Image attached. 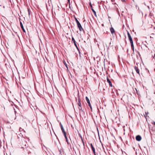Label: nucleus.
I'll use <instances>...</instances> for the list:
<instances>
[{"instance_id":"1","label":"nucleus","mask_w":155,"mask_h":155,"mask_svg":"<svg viewBox=\"0 0 155 155\" xmlns=\"http://www.w3.org/2000/svg\"><path fill=\"white\" fill-rule=\"evenodd\" d=\"M127 35L128 36L129 39L130 41V43L131 44V48L132 49L133 51H134V44H133V42L132 38L131 36V35H130V33L128 32V31H127Z\"/></svg>"},{"instance_id":"2","label":"nucleus","mask_w":155,"mask_h":155,"mask_svg":"<svg viewBox=\"0 0 155 155\" xmlns=\"http://www.w3.org/2000/svg\"><path fill=\"white\" fill-rule=\"evenodd\" d=\"M22 148H24L25 151L27 152L28 154H29V146L26 142L24 143V145Z\"/></svg>"},{"instance_id":"3","label":"nucleus","mask_w":155,"mask_h":155,"mask_svg":"<svg viewBox=\"0 0 155 155\" xmlns=\"http://www.w3.org/2000/svg\"><path fill=\"white\" fill-rule=\"evenodd\" d=\"M78 105L79 106L78 109L79 110L80 112H81V111L83 112V111L82 110L81 107V103L80 100L79 99H78Z\"/></svg>"},{"instance_id":"4","label":"nucleus","mask_w":155,"mask_h":155,"mask_svg":"<svg viewBox=\"0 0 155 155\" xmlns=\"http://www.w3.org/2000/svg\"><path fill=\"white\" fill-rule=\"evenodd\" d=\"M77 25L80 31H82L83 29L80 22L77 23Z\"/></svg>"},{"instance_id":"5","label":"nucleus","mask_w":155,"mask_h":155,"mask_svg":"<svg viewBox=\"0 0 155 155\" xmlns=\"http://www.w3.org/2000/svg\"><path fill=\"white\" fill-rule=\"evenodd\" d=\"M136 139L137 141H140L141 140V137L140 135H138L136 136Z\"/></svg>"},{"instance_id":"6","label":"nucleus","mask_w":155,"mask_h":155,"mask_svg":"<svg viewBox=\"0 0 155 155\" xmlns=\"http://www.w3.org/2000/svg\"><path fill=\"white\" fill-rule=\"evenodd\" d=\"M72 41L73 42L74 44L75 45V46L76 47V48L77 49H78V46L76 43V41H75L74 38L73 37H72Z\"/></svg>"},{"instance_id":"7","label":"nucleus","mask_w":155,"mask_h":155,"mask_svg":"<svg viewBox=\"0 0 155 155\" xmlns=\"http://www.w3.org/2000/svg\"><path fill=\"white\" fill-rule=\"evenodd\" d=\"M90 145L91 146L92 150L93 151L94 154H95V150L94 147H93L92 143H91Z\"/></svg>"},{"instance_id":"8","label":"nucleus","mask_w":155,"mask_h":155,"mask_svg":"<svg viewBox=\"0 0 155 155\" xmlns=\"http://www.w3.org/2000/svg\"><path fill=\"white\" fill-rule=\"evenodd\" d=\"M20 25L21 28H22V30H23V31L24 32H25V29L24 28L23 25H22V24L21 22V21H20Z\"/></svg>"},{"instance_id":"9","label":"nucleus","mask_w":155,"mask_h":155,"mask_svg":"<svg viewBox=\"0 0 155 155\" xmlns=\"http://www.w3.org/2000/svg\"><path fill=\"white\" fill-rule=\"evenodd\" d=\"M107 82L109 83V85L110 87L112 86V84L110 80L107 77Z\"/></svg>"},{"instance_id":"10","label":"nucleus","mask_w":155,"mask_h":155,"mask_svg":"<svg viewBox=\"0 0 155 155\" xmlns=\"http://www.w3.org/2000/svg\"><path fill=\"white\" fill-rule=\"evenodd\" d=\"M134 68H135V70L136 71V72L139 74H140L139 71V70L138 68L136 66H135L134 67Z\"/></svg>"},{"instance_id":"11","label":"nucleus","mask_w":155,"mask_h":155,"mask_svg":"<svg viewBox=\"0 0 155 155\" xmlns=\"http://www.w3.org/2000/svg\"><path fill=\"white\" fill-rule=\"evenodd\" d=\"M110 31L112 34H113L114 33V30L113 27H111L110 28Z\"/></svg>"},{"instance_id":"12","label":"nucleus","mask_w":155,"mask_h":155,"mask_svg":"<svg viewBox=\"0 0 155 155\" xmlns=\"http://www.w3.org/2000/svg\"><path fill=\"white\" fill-rule=\"evenodd\" d=\"M61 130L63 133H64V132H65L63 128V127L62 125L61 124Z\"/></svg>"},{"instance_id":"13","label":"nucleus","mask_w":155,"mask_h":155,"mask_svg":"<svg viewBox=\"0 0 155 155\" xmlns=\"http://www.w3.org/2000/svg\"><path fill=\"white\" fill-rule=\"evenodd\" d=\"M86 99L87 101L88 104L90 103V100H89L88 98V97H86Z\"/></svg>"},{"instance_id":"14","label":"nucleus","mask_w":155,"mask_h":155,"mask_svg":"<svg viewBox=\"0 0 155 155\" xmlns=\"http://www.w3.org/2000/svg\"><path fill=\"white\" fill-rule=\"evenodd\" d=\"M91 9L92 11V12H93V13H94V15L96 16V12L94 11V10L93 8H91Z\"/></svg>"},{"instance_id":"15","label":"nucleus","mask_w":155,"mask_h":155,"mask_svg":"<svg viewBox=\"0 0 155 155\" xmlns=\"http://www.w3.org/2000/svg\"><path fill=\"white\" fill-rule=\"evenodd\" d=\"M63 134H64V136L65 137V138L66 139H67V137L66 136V132H64V133H63Z\"/></svg>"},{"instance_id":"16","label":"nucleus","mask_w":155,"mask_h":155,"mask_svg":"<svg viewBox=\"0 0 155 155\" xmlns=\"http://www.w3.org/2000/svg\"><path fill=\"white\" fill-rule=\"evenodd\" d=\"M88 105L89 106V107H90L91 109V110H92V107L91 106V104H90V103H88Z\"/></svg>"},{"instance_id":"17","label":"nucleus","mask_w":155,"mask_h":155,"mask_svg":"<svg viewBox=\"0 0 155 155\" xmlns=\"http://www.w3.org/2000/svg\"><path fill=\"white\" fill-rule=\"evenodd\" d=\"M75 21H76L77 24L79 22V21H78V20H77V19L76 18H75Z\"/></svg>"},{"instance_id":"18","label":"nucleus","mask_w":155,"mask_h":155,"mask_svg":"<svg viewBox=\"0 0 155 155\" xmlns=\"http://www.w3.org/2000/svg\"><path fill=\"white\" fill-rule=\"evenodd\" d=\"M27 9H28V14L29 15V8H28Z\"/></svg>"},{"instance_id":"19","label":"nucleus","mask_w":155,"mask_h":155,"mask_svg":"<svg viewBox=\"0 0 155 155\" xmlns=\"http://www.w3.org/2000/svg\"><path fill=\"white\" fill-rule=\"evenodd\" d=\"M80 137H81V139L82 140V142H83V143H84V142L83 141V139H82V137L81 135L80 136Z\"/></svg>"},{"instance_id":"20","label":"nucleus","mask_w":155,"mask_h":155,"mask_svg":"<svg viewBox=\"0 0 155 155\" xmlns=\"http://www.w3.org/2000/svg\"><path fill=\"white\" fill-rule=\"evenodd\" d=\"M80 137H81V139L82 140V142H83V143H84V142L83 141V139H82V137L81 135L80 136Z\"/></svg>"},{"instance_id":"21","label":"nucleus","mask_w":155,"mask_h":155,"mask_svg":"<svg viewBox=\"0 0 155 155\" xmlns=\"http://www.w3.org/2000/svg\"><path fill=\"white\" fill-rule=\"evenodd\" d=\"M152 124H154L155 125V122L153 121V122L152 123Z\"/></svg>"},{"instance_id":"22","label":"nucleus","mask_w":155,"mask_h":155,"mask_svg":"<svg viewBox=\"0 0 155 155\" xmlns=\"http://www.w3.org/2000/svg\"><path fill=\"white\" fill-rule=\"evenodd\" d=\"M66 141L67 142V143H68V138H67V139H66Z\"/></svg>"},{"instance_id":"23","label":"nucleus","mask_w":155,"mask_h":155,"mask_svg":"<svg viewBox=\"0 0 155 155\" xmlns=\"http://www.w3.org/2000/svg\"><path fill=\"white\" fill-rule=\"evenodd\" d=\"M90 6H91V8H92V5H91V3H90Z\"/></svg>"},{"instance_id":"24","label":"nucleus","mask_w":155,"mask_h":155,"mask_svg":"<svg viewBox=\"0 0 155 155\" xmlns=\"http://www.w3.org/2000/svg\"><path fill=\"white\" fill-rule=\"evenodd\" d=\"M27 99H28V97H27Z\"/></svg>"},{"instance_id":"25","label":"nucleus","mask_w":155,"mask_h":155,"mask_svg":"<svg viewBox=\"0 0 155 155\" xmlns=\"http://www.w3.org/2000/svg\"><path fill=\"white\" fill-rule=\"evenodd\" d=\"M123 2H125V0H121Z\"/></svg>"},{"instance_id":"26","label":"nucleus","mask_w":155,"mask_h":155,"mask_svg":"<svg viewBox=\"0 0 155 155\" xmlns=\"http://www.w3.org/2000/svg\"><path fill=\"white\" fill-rule=\"evenodd\" d=\"M68 2H69V3H70V0H68Z\"/></svg>"},{"instance_id":"27","label":"nucleus","mask_w":155,"mask_h":155,"mask_svg":"<svg viewBox=\"0 0 155 155\" xmlns=\"http://www.w3.org/2000/svg\"><path fill=\"white\" fill-rule=\"evenodd\" d=\"M14 112H15V114H16V111L15 110Z\"/></svg>"},{"instance_id":"28","label":"nucleus","mask_w":155,"mask_h":155,"mask_svg":"<svg viewBox=\"0 0 155 155\" xmlns=\"http://www.w3.org/2000/svg\"><path fill=\"white\" fill-rule=\"evenodd\" d=\"M28 36H29V34H28Z\"/></svg>"},{"instance_id":"29","label":"nucleus","mask_w":155,"mask_h":155,"mask_svg":"<svg viewBox=\"0 0 155 155\" xmlns=\"http://www.w3.org/2000/svg\"><path fill=\"white\" fill-rule=\"evenodd\" d=\"M28 36H29V34H28Z\"/></svg>"},{"instance_id":"30","label":"nucleus","mask_w":155,"mask_h":155,"mask_svg":"<svg viewBox=\"0 0 155 155\" xmlns=\"http://www.w3.org/2000/svg\"><path fill=\"white\" fill-rule=\"evenodd\" d=\"M28 36H29V34H28Z\"/></svg>"},{"instance_id":"31","label":"nucleus","mask_w":155,"mask_h":155,"mask_svg":"<svg viewBox=\"0 0 155 155\" xmlns=\"http://www.w3.org/2000/svg\"><path fill=\"white\" fill-rule=\"evenodd\" d=\"M154 94H155V92H154Z\"/></svg>"},{"instance_id":"32","label":"nucleus","mask_w":155,"mask_h":155,"mask_svg":"<svg viewBox=\"0 0 155 155\" xmlns=\"http://www.w3.org/2000/svg\"><path fill=\"white\" fill-rule=\"evenodd\" d=\"M94 155H96V154H94Z\"/></svg>"}]
</instances>
